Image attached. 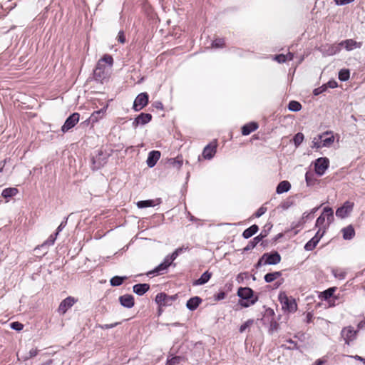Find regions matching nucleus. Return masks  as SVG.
<instances>
[{"label": "nucleus", "mask_w": 365, "mask_h": 365, "mask_svg": "<svg viewBox=\"0 0 365 365\" xmlns=\"http://www.w3.org/2000/svg\"><path fill=\"white\" fill-rule=\"evenodd\" d=\"M119 302L121 306L127 309L133 307L135 304L134 297L131 294H124L119 297Z\"/></svg>", "instance_id": "412c9836"}, {"label": "nucleus", "mask_w": 365, "mask_h": 365, "mask_svg": "<svg viewBox=\"0 0 365 365\" xmlns=\"http://www.w3.org/2000/svg\"><path fill=\"white\" fill-rule=\"evenodd\" d=\"M137 206L139 208H145L154 206V203L151 200H141L137 202Z\"/></svg>", "instance_id": "a18cd8bd"}, {"label": "nucleus", "mask_w": 365, "mask_h": 365, "mask_svg": "<svg viewBox=\"0 0 365 365\" xmlns=\"http://www.w3.org/2000/svg\"><path fill=\"white\" fill-rule=\"evenodd\" d=\"M262 259H265L264 264L275 265L280 262L281 256L277 252L264 253Z\"/></svg>", "instance_id": "2eb2a0df"}, {"label": "nucleus", "mask_w": 365, "mask_h": 365, "mask_svg": "<svg viewBox=\"0 0 365 365\" xmlns=\"http://www.w3.org/2000/svg\"><path fill=\"white\" fill-rule=\"evenodd\" d=\"M325 85H327V88H335L338 86V83L336 81L334 80H330L327 82V83H326Z\"/></svg>", "instance_id": "680f3d73"}, {"label": "nucleus", "mask_w": 365, "mask_h": 365, "mask_svg": "<svg viewBox=\"0 0 365 365\" xmlns=\"http://www.w3.org/2000/svg\"><path fill=\"white\" fill-rule=\"evenodd\" d=\"M173 259L168 255H167L163 261L158 264L153 269L147 272L148 276H156L161 275L167 272L168 267L173 264Z\"/></svg>", "instance_id": "39448f33"}, {"label": "nucleus", "mask_w": 365, "mask_h": 365, "mask_svg": "<svg viewBox=\"0 0 365 365\" xmlns=\"http://www.w3.org/2000/svg\"><path fill=\"white\" fill-rule=\"evenodd\" d=\"M322 136L323 148H329L334 142V136L331 131H326L319 134Z\"/></svg>", "instance_id": "5701e85b"}, {"label": "nucleus", "mask_w": 365, "mask_h": 365, "mask_svg": "<svg viewBox=\"0 0 365 365\" xmlns=\"http://www.w3.org/2000/svg\"><path fill=\"white\" fill-rule=\"evenodd\" d=\"M271 227H272V225L269 226L267 230H262V232H260V234L259 235H257V237H254L252 240H250L248 242L247 245L243 249V251L244 252H248V251L252 250L253 248H255V246L261 240H262L264 237H266L267 236L268 232L271 229Z\"/></svg>", "instance_id": "9b49d317"}, {"label": "nucleus", "mask_w": 365, "mask_h": 365, "mask_svg": "<svg viewBox=\"0 0 365 365\" xmlns=\"http://www.w3.org/2000/svg\"><path fill=\"white\" fill-rule=\"evenodd\" d=\"M267 211V208L262 206L260 207L255 212V215L256 217H261L262 215H264Z\"/></svg>", "instance_id": "6e6d98bb"}, {"label": "nucleus", "mask_w": 365, "mask_h": 365, "mask_svg": "<svg viewBox=\"0 0 365 365\" xmlns=\"http://www.w3.org/2000/svg\"><path fill=\"white\" fill-rule=\"evenodd\" d=\"M320 206L316 207L311 210L310 212H304L302 217V221L305 223L307 220H311L314 217V213L319 209Z\"/></svg>", "instance_id": "f704fd0d"}, {"label": "nucleus", "mask_w": 365, "mask_h": 365, "mask_svg": "<svg viewBox=\"0 0 365 365\" xmlns=\"http://www.w3.org/2000/svg\"><path fill=\"white\" fill-rule=\"evenodd\" d=\"M362 45V42H358L351 38L344 40L340 42L341 48L344 47L347 51H351L356 48H360Z\"/></svg>", "instance_id": "a211bd4d"}, {"label": "nucleus", "mask_w": 365, "mask_h": 365, "mask_svg": "<svg viewBox=\"0 0 365 365\" xmlns=\"http://www.w3.org/2000/svg\"><path fill=\"white\" fill-rule=\"evenodd\" d=\"M217 152V143L212 142L207 145L202 150V156L206 160H211Z\"/></svg>", "instance_id": "f3484780"}, {"label": "nucleus", "mask_w": 365, "mask_h": 365, "mask_svg": "<svg viewBox=\"0 0 365 365\" xmlns=\"http://www.w3.org/2000/svg\"><path fill=\"white\" fill-rule=\"evenodd\" d=\"M258 128V124L255 122H250L244 125L242 128V134L243 135H248L252 132L255 131Z\"/></svg>", "instance_id": "bb28decb"}, {"label": "nucleus", "mask_w": 365, "mask_h": 365, "mask_svg": "<svg viewBox=\"0 0 365 365\" xmlns=\"http://www.w3.org/2000/svg\"><path fill=\"white\" fill-rule=\"evenodd\" d=\"M294 204V201L291 198V197H289L287 199H286L285 200H284L283 202H281V204L279 205V207L284 210H286L287 209H289V207H291Z\"/></svg>", "instance_id": "c03bdc74"}, {"label": "nucleus", "mask_w": 365, "mask_h": 365, "mask_svg": "<svg viewBox=\"0 0 365 365\" xmlns=\"http://www.w3.org/2000/svg\"><path fill=\"white\" fill-rule=\"evenodd\" d=\"M125 279H127L126 276H124V277L115 276V287L121 285Z\"/></svg>", "instance_id": "bf43d9fd"}, {"label": "nucleus", "mask_w": 365, "mask_h": 365, "mask_svg": "<svg viewBox=\"0 0 365 365\" xmlns=\"http://www.w3.org/2000/svg\"><path fill=\"white\" fill-rule=\"evenodd\" d=\"M252 323H253V320H252V319L247 320V322H245L243 324H242L240 327L239 331L240 333L244 332L247 328H248L251 324H252Z\"/></svg>", "instance_id": "864d4df0"}, {"label": "nucleus", "mask_w": 365, "mask_h": 365, "mask_svg": "<svg viewBox=\"0 0 365 365\" xmlns=\"http://www.w3.org/2000/svg\"><path fill=\"white\" fill-rule=\"evenodd\" d=\"M282 309L288 312H295L297 309V304L295 299L288 297L285 292H280L278 297Z\"/></svg>", "instance_id": "20e7f679"}, {"label": "nucleus", "mask_w": 365, "mask_h": 365, "mask_svg": "<svg viewBox=\"0 0 365 365\" xmlns=\"http://www.w3.org/2000/svg\"><path fill=\"white\" fill-rule=\"evenodd\" d=\"M173 297H169L165 293L160 292L155 297V302L158 303L160 305H168V302L172 299Z\"/></svg>", "instance_id": "c756f323"}, {"label": "nucleus", "mask_w": 365, "mask_h": 365, "mask_svg": "<svg viewBox=\"0 0 365 365\" xmlns=\"http://www.w3.org/2000/svg\"><path fill=\"white\" fill-rule=\"evenodd\" d=\"M335 290H336L335 287H331V288H329L327 290L324 291L322 292L324 299L327 300V299L331 298L333 296Z\"/></svg>", "instance_id": "de8ad7c7"}, {"label": "nucleus", "mask_w": 365, "mask_h": 365, "mask_svg": "<svg viewBox=\"0 0 365 365\" xmlns=\"http://www.w3.org/2000/svg\"><path fill=\"white\" fill-rule=\"evenodd\" d=\"M286 341L289 344V346H287L286 344H282V347L284 349L288 350H294L298 349L297 343L295 341H293L292 339H287Z\"/></svg>", "instance_id": "79ce46f5"}, {"label": "nucleus", "mask_w": 365, "mask_h": 365, "mask_svg": "<svg viewBox=\"0 0 365 365\" xmlns=\"http://www.w3.org/2000/svg\"><path fill=\"white\" fill-rule=\"evenodd\" d=\"M291 188V184L287 180L281 181L276 188V192L279 195L288 192Z\"/></svg>", "instance_id": "cd10ccee"}, {"label": "nucleus", "mask_w": 365, "mask_h": 365, "mask_svg": "<svg viewBox=\"0 0 365 365\" xmlns=\"http://www.w3.org/2000/svg\"><path fill=\"white\" fill-rule=\"evenodd\" d=\"M323 236V232L320 233V232H317L315 235L305 244L304 250L307 251H312L317 247Z\"/></svg>", "instance_id": "aec40b11"}, {"label": "nucleus", "mask_w": 365, "mask_h": 365, "mask_svg": "<svg viewBox=\"0 0 365 365\" xmlns=\"http://www.w3.org/2000/svg\"><path fill=\"white\" fill-rule=\"evenodd\" d=\"M150 289L148 284H137L133 287V291L138 296H142Z\"/></svg>", "instance_id": "a878e982"}, {"label": "nucleus", "mask_w": 365, "mask_h": 365, "mask_svg": "<svg viewBox=\"0 0 365 365\" xmlns=\"http://www.w3.org/2000/svg\"><path fill=\"white\" fill-rule=\"evenodd\" d=\"M354 202L346 201L342 206L336 210V217L344 219L353 210Z\"/></svg>", "instance_id": "9d476101"}, {"label": "nucleus", "mask_w": 365, "mask_h": 365, "mask_svg": "<svg viewBox=\"0 0 365 365\" xmlns=\"http://www.w3.org/2000/svg\"><path fill=\"white\" fill-rule=\"evenodd\" d=\"M38 354V349H32L29 352V356L25 357V360H27L30 358L34 357Z\"/></svg>", "instance_id": "13d9d810"}, {"label": "nucleus", "mask_w": 365, "mask_h": 365, "mask_svg": "<svg viewBox=\"0 0 365 365\" xmlns=\"http://www.w3.org/2000/svg\"><path fill=\"white\" fill-rule=\"evenodd\" d=\"M106 111V108L103 107L100 110L94 111L91 116L85 121L88 123V124H91L92 125L97 123L100 119H101Z\"/></svg>", "instance_id": "6ab92c4d"}, {"label": "nucleus", "mask_w": 365, "mask_h": 365, "mask_svg": "<svg viewBox=\"0 0 365 365\" xmlns=\"http://www.w3.org/2000/svg\"><path fill=\"white\" fill-rule=\"evenodd\" d=\"M202 299L200 297H193L189 299L186 303V307L190 311L195 310L202 302Z\"/></svg>", "instance_id": "393cba45"}, {"label": "nucleus", "mask_w": 365, "mask_h": 365, "mask_svg": "<svg viewBox=\"0 0 365 365\" xmlns=\"http://www.w3.org/2000/svg\"><path fill=\"white\" fill-rule=\"evenodd\" d=\"M350 357H352L356 360L362 361L365 364V359L362 358L361 356H360L359 355L351 356Z\"/></svg>", "instance_id": "774afa93"}, {"label": "nucleus", "mask_w": 365, "mask_h": 365, "mask_svg": "<svg viewBox=\"0 0 365 365\" xmlns=\"http://www.w3.org/2000/svg\"><path fill=\"white\" fill-rule=\"evenodd\" d=\"M225 45V41L223 38H216L212 43V46L215 48H222Z\"/></svg>", "instance_id": "09e8293b"}, {"label": "nucleus", "mask_w": 365, "mask_h": 365, "mask_svg": "<svg viewBox=\"0 0 365 365\" xmlns=\"http://www.w3.org/2000/svg\"><path fill=\"white\" fill-rule=\"evenodd\" d=\"M152 120V115L150 113H141L133 121V127L136 128L139 125H144Z\"/></svg>", "instance_id": "dca6fc26"}, {"label": "nucleus", "mask_w": 365, "mask_h": 365, "mask_svg": "<svg viewBox=\"0 0 365 365\" xmlns=\"http://www.w3.org/2000/svg\"><path fill=\"white\" fill-rule=\"evenodd\" d=\"M167 163L169 165H171L173 168H175L179 170L180 169L183 163L182 157L178 155L175 158H169L167 161Z\"/></svg>", "instance_id": "2f4dec72"}, {"label": "nucleus", "mask_w": 365, "mask_h": 365, "mask_svg": "<svg viewBox=\"0 0 365 365\" xmlns=\"http://www.w3.org/2000/svg\"><path fill=\"white\" fill-rule=\"evenodd\" d=\"M18 192L19 190L16 187H7L3 190L1 196L5 199H9L15 196Z\"/></svg>", "instance_id": "473e14b6"}, {"label": "nucleus", "mask_w": 365, "mask_h": 365, "mask_svg": "<svg viewBox=\"0 0 365 365\" xmlns=\"http://www.w3.org/2000/svg\"><path fill=\"white\" fill-rule=\"evenodd\" d=\"M288 109L290 111L297 112L302 109V105L300 103L296 101H291L288 105Z\"/></svg>", "instance_id": "58836bf2"}, {"label": "nucleus", "mask_w": 365, "mask_h": 365, "mask_svg": "<svg viewBox=\"0 0 365 365\" xmlns=\"http://www.w3.org/2000/svg\"><path fill=\"white\" fill-rule=\"evenodd\" d=\"M263 260H265V259H262V257L258 260L257 263L255 264V267L257 269L259 268L262 265H264Z\"/></svg>", "instance_id": "338daca9"}, {"label": "nucleus", "mask_w": 365, "mask_h": 365, "mask_svg": "<svg viewBox=\"0 0 365 365\" xmlns=\"http://www.w3.org/2000/svg\"><path fill=\"white\" fill-rule=\"evenodd\" d=\"M343 238L346 240H351L355 235V231L352 225H349L341 230Z\"/></svg>", "instance_id": "c85d7f7f"}, {"label": "nucleus", "mask_w": 365, "mask_h": 365, "mask_svg": "<svg viewBox=\"0 0 365 365\" xmlns=\"http://www.w3.org/2000/svg\"><path fill=\"white\" fill-rule=\"evenodd\" d=\"M358 330H354L351 326L342 329L341 336L344 339L345 344L349 345L351 342L356 339Z\"/></svg>", "instance_id": "0eeeda50"}, {"label": "nucleus", "mask_w": 365, "mask_h": 365, "mask_svg": "<svg viewBox=\"0 0 365 365\" xmlns=\"http://www.w3.org/2000/svg\"><path fill=\"white\" fill-rule=\"evenodd\" d=\"M211 273L208 271L205 272L200 277L194 282V285H202L207 283L211 277Z\"/></svg>", "instance_id": "72a5a7b5"}, {"label": "nucleus", "mask_w": 365, "mask_h": 365, "mask_svg": "<svg viewBox=\"0 0 365 365\" xmlns=\"http://www.w3.org/2000/svg\"><path fill=\"white\" fill-rule=\"evenodd\" d=\"M237 296L243 300H246V302H241V306L244 307H248L250 305L255 304L257 300L258 297H254V292L250 287H240L237 291Z\"/></svg>", "instance_id": "7ed1b4c3"}, {"label": "nucleus", "mask_w": 365, "mask_h": 365, "mask_svg": "<svg viewBox=\"0 0 365 365\" xmlns=\"http://www.w3.org/2000/svg\"><path fill=\"white\" fill-rule=\"evenodd\" d=\"M56 237H57V235H56V232L51 235L49 236V237L43 242L42 243L41 245L38 246L36 248V250H43L44 251V253H46L47 252V248L49 247V246H51L54 244L56 240Z\"/></svg>", "instance_id": "b1692460"}, {"label": "nucleus", "mask_w": 365, "mask_h": 365, "mask_svg": "<svg viewBox=\"0 0 365 365\" xmlns=\"http://www.w3.org/2000/svg\"><path fill=\"white\" fill-rule=\"evenodd\" d=\"M304 134L302 133H297L294 138L293 142L296 147H298L304 140Z\"/></svg>", "instance_id": "49530a36"}, {"label": "nucleus", "mask_w": 365, "mask_h": 365, "mask_svg": "<svg viewBox=\"0 0 365 365\" xmlns=\"http://www.w3.org/2000/svg\"><path fill=\"white\" fill-rule=\"evenodd\" d=\"M333 220V210L329 207H325L321 215L316 220L315 227H318L317 232H323V235H324L327 229Z\"/></svg>", "instance_id": "f03ea898"}, {"label": "nucleus", "mask_w": 365, "mask_h": 365, "mask_svg": "<svg viewBox=\"0 0 365 365\" xmlns=\"http://www.w3.org/2000/svg\"><path fill=\"white\" fill-rule=\"evenodd\" d=\"M329 165V160L327 158H319L315 162V173L319 175H323Z\"/></svg>", "instance_id": "f8f14e48"}, {"label": "nucleus", "mask_w": 365, "mask_h": 365, "mask_svg": "<svg viewBox=\"0 0 365 365\" xmlns=\"http://www.w3.org/2000/svg\"><path fill=\"white\" fill-rule=\"evenodd\" d=\"M113 63L112 56L105 54L97 63L95 69L93 70V78L95 81L103 83L110 75Z\"/></svg>", "instance_id": "f257e3e1"}, {"label": "nucleus", "mask_w": 365, "mask_h": 365, "mask_svg": "<svg viewBox=\"0 0 365 365\" xmlns=\"http://www.w3.org/2000/svg\"><path fill=\"white\" fill-rule=\"evenodd\" d=\"M322 136H320V135H318L317 136L314 137L313 138V140H312V148H316V149H319V148H323V145H322Z\"/></svg>", "instance_id": "37998d69"}, {"label": "nucleus", "mask_w": 365, "mask_h": 365, "mask_svg": "<svg viewBox=\"0 0 365 365\" xmlns=\"http://www.w3.org/2000/svg\"><path fill=\"white\" fill-rule=\"evenodd\" d=\"M327 90V85H322V86H319L313 91V94L314 96H319L321 93H323Z\"/></svg>", "instance_id": "8fccbe9b"}, {"label": "nucleus", "mask_w": 365, "mask_h": 365, "mask_svg": "<svg viewBox=\"0 0 365 365\" xmlns=\"http://www.w3.org/2000/svg\"><path fill=\"white\" fill-rule=\"evenodd\" d=\"M313 319V314L311 312H308L306 315V322L307 323H311Z\"/></svg>", "instance_id": "69168bd1"}, {"label": "nucleus", "mask_w": 365, "mask_h": 365, "mask_svg": "<svg viewBox=\"0 0 365 365\" xmlns=\"http://www.w3.org/2000/svg\"><path fill=\"white\" fill-rule=\"evenodd\" d=\"M246 278H248V273L242 272L237 274L236 280L238 283H242L243 280Z\"/></svg>", "instance_id": "5fc2aeb1"}, {"label": "nucleus", "mask_w": 365, "mask_h": 365, "mask_svg": "<svg viewBox=\"0 0 365 365\" xmlns=\"http://www.w3.org/2000/svg\"><path fill=\"white\" fill-rule=\"evenodd\" d=\"M305 180L307 186H312L315 184L316 179L314 174L312 171H307L305 174Z\"/></svg>", "instance_id": "e433bc0d"}, {"label": "nucleus", "mask_w": 365, "mask_h": 365, "mask_svg": "<svg viewBox=\"0 0 365 365\" xmlns=\"http://www.w3.org/2000/svg\"><path fill=\"white\" fill-rule=\"evenodd\" d=\"M226 294L224 292H220L214 296L215 300L220 301L225 298Z\"/></svg>", "instance_id": "4d7b16f0"}, {"label": "nucleus", "mask_w": 365, "mask_h": 365, "mask_svg": "<svg viewBox=\"0 0 365 365\" xmlns=\"http://www.w3.org/2000/svg\"><path fill=\"white\" fill-rule=\"evenodd\" d=\"M350 76V72L349 69H341L339 72V79L341 81H346L349 80Z\"/></svg>", "instance_id": "ea45409f"}, {"label": "nucleus", "mask_w": 365, "mask_h": 365, "mask_svg": "<svg viewBox=\"0 0 365 365\" xmlns=\"http://www.w3.org/2000/svg\"><path fill=\"white\" fill-rule=\"evenodd\" d=\"M77 302V299L73 297H67L62 300L60 303L58 311L60 314H64L73 304Z\"/></svg>", "instance_id": "4468645a"}, {"label": "nucleus", "mask_w": 365, "mask_h": 365, "mask_svg": "<svg viewBox=\"0 0 365 365\" xmlns=\"http://www.w3.org/2000/svg\"><path fill=\"white\" fill-rule=\"evenodd\" d=\"M189 250V247L188 246H182V247H180L177 249L175 250V251L169 255V256L173 259L175 260L180 254L185 252V251L188 250Z\"/></svg>", "instance_id": "4c0bfd02"}, {"label": "nucleus", "mask_w": 365, "mask_h": 365, "mask_svg": "<svg viewBox=\"0 0 365 365\" xmlns=\"http://www.w3.org/2000/svg\"><path fill=\"white\" fill-rule=\"evenodd\" d=\"M354 1L355 0H334L336 4L340 5V6L348 4L351 3V2Z\"/></svg>", "instance_id": "e2e57ef3"}, {"label": "nucleus", "mask_w": 365, "mask_h": 365, "mask_svg": "<svg viewBox=\"0 0 365 365\" xmlns=\"http://www.w3.org/2000/svg\"><path fill=\"white\" fill-rule=\"evenodd\" d=\"M319 50L324 56H333L341 51L340 43L323 45L319 48Z\"/></svg>", "instance_id": "ddd939ff"}, {"label": "nucleus", "mask_w": 365, "mask_h": 365, "mask_svg": "<svg viewBox=\"0 0 365 365\" xmlns=\"http://www.w3.org/2000/svg\"><path fill=\"white\" fill-rule=\"evenodd\" d=\"M282 275L280 272H274L267 273L264 275V279L266 282L270 283L274 281L276 279L279 278Z\"/></svg>", "instance_id": "c9c22d12"}, {"label": "nucleus", "mask_w": 365, "mask_h": 365, "mask_svg": "<svg viewBox=\"0 0 365 365\" xmlns=\"http://www.w3.org/2000/svg\"><path fill=\"white\" fill-rule=\"evenodd\" d=\"M110 153H104L102 150H98V153L95 155H93L91 158L92 165L91 168L93 170H98L102 166H103L106 162Z\"/></svg>", "instance_id": "423d86ee"}, {"label": "nucleus", "mask_w": 365, "mask_h": 365, "mask_svg": "<svg viewBox=\"0 0 365 365\" xmlns=\"http://www.w3.org/2000/svg\"><path fill=\"white\" fill-rule=\"evenodd\" d=\"M160 152L158 150L150 151L148 153V156L146 160L147 165L150 168H153L156 165L158 160L160 159Z\"/></svg>", "instance_id": "4be33fe9"}, {"label": "nucleus", "mask_w": 365, "mask_h": 365, "mask_svg": "<svg viewBox=\"0 0 365 365\" xmlns=\"http://www.w3.org/2000/svg\"><path fill=\"white\" fill-rule=\"evenodd\" d=\"M273 60L277 61L279 63H284L287 61V56L284 54L276 55L273 57Z\"/></svg>", "instance_id": "603ef678"}, {"label": "nucleus", "mask_w": 365, "mask_h": 365, "mask_svg": "<svg viewBox=\"0 0 365 365\" xmlns=\"http://www.w3.org/2000/svg\"><path fill=\"white\" fill-rule=\"evenodd\" d=\"M80 114L78 113H73L70 115L65 120L64 124L61 127V131L66 133L73 128L79 121Z\"/></svg>", "instance_id": "6e6552de"}, {"label": "nucleus", "mask_w": 365, "mask_h": 365, "mask_svg": "<svg viewBox=\"0 0 365 365\" xmlns=\"http://www.w3.org/2000/svg\"><path fill=\"white\" fill-rule=\"evenodd\" d=\"M258 226L257 225H252L250 227L245 230L242 235L245 239H249L254 235H255L258 232Z\"/></svg>", "instance_id": "7c9ffc66"}, {"label": "nucleus", "mask_w": 365, "mask_h": 365, "mask_svg": "<svg viewBox=\"0 0 365 365\" xmlns=\"http://www.w3.org/2000/svg\"><path fill=\"white\" fill-rule=\"evenodd\" d=\"M148 103V94L147 93H140L137 96L134 102L133 108L135 111H139L146 106Z\"/></svg>", "instance_id": "1a4fd4ad"}, {"label": "nucleus", "mask_w": 365, "mask_h": 365, "mask_svg": "<svg viewBox=\"0 0 365 365\" xmlns=\"http://www.w3.org/2000/svg\"><path fill=\"white\" fill-rule=\"evenodd\" d=\"M331 273L335 278L341 280L344 279L346 274V272L341 269H333Z\"/></svg>", "instance_id": "a19ab883"}, {"label": "nucleus", "mask_w": 365, "mask_h": 365, "mask_svg": "<svg viewBox=\"0 0 365 365\" xmlns=\"http://www.w3.org/2000/svg\"><path fill=\"white\" fill-rule=\"evenodd\" d=\"M153 106L155 108L161 110H163V108H164L163 105L160 101L155 102Z\"/></svg>", "instance_id": "0e129e2a"}, {"label": "nucleus", "mask_w": 365, "mask_h": 365, "mask_svg": "<svg viewBox=\"0 0 365 365\" xmlns=\"http://www.w3.org/2000/svg\"><path fill=\"white\" fill-rule=\"evenodd\" d=\"M118 40L121 43H124L125 42V36L123 31H120L118 32Z\"/></svg>", "instance_id": "052dcab7"}, {"label": "nucleus", "mask_w": 365, "mask_h": 365, "mask_svg": "<svg viewBox=\"0 0 365 365\" xmlns=\"http://www.w3.org/2000/svg\"><path fill=\"white\" fill-rule=\"evenodd\" d=\"M10 327L13 329V330H16V331H21L24 328V325L19 322H11L10 324Z\"/></svg>", "instance_id": "3c124183"}]
</instances>
